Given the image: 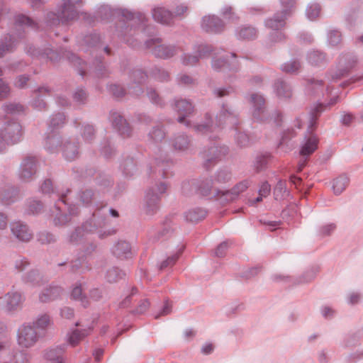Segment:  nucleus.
Here are the masks:
<instances>
[{"instance_id":"5701e85b","label":"nucleus","mask_w":363,"mask_h":363,"mask_svg":"<svg viewBox=\"0 0 363 363\" xmlns=\"http://www.w3.org/2000/svg\"><path fill=\"white\" fill-rule=\"evenodd\" d=\"M173 220L171 218H167L160 230H152L149 233V240L152 242H156L160 240H164L170 237L174 231Z\"/></svg>"},{"instance_id":"4c0bfd02","label":"nucleus","mask_w":363,"mask_h":363,"mask_svg":"<svg viewBox=\"0 0 363 363\" xmlns=\"http://www.w3.org/2000/svg\"><path fill=\"white\" fill-rule=\"evenodd\" d=\"M18 191L13 187L0 189V201L4 205H10L17 201Z\"/></svg>"},{"instance_id":"7ed1b4c3","label":"nucleus","mask_w":363,"mask_h":363,"mask_svg":"<svg viewBox=\"0 0 363 363\" xmlns=\"http://www.w3.org/2000/svg\"><path fill=\"white\" fill-rule=\"evenodd\" d=\"M23 49L24 52L32 57L48 59L53 62L58 61L61 57H65L77 69L79 75L82 77L85 75L86 62L70 51L65 50V52H58L48 47L45 48L43 50H40L30 43H26Z\"/></svg>"},{"instance_id":"e2e57ef3","label":"nucleus","mask_w":363,"mask_h":363,"mask_svg":"<svg viewBox=\"0 0 363 363\" xmlns=\"http://www.w3.org/2000/svg\"><path fill=\"white\" fill-rule=\"evenodd\" d=\"M286 195H288V191L286 181L279 179L274 189V199L276 200H280L284 199Z\"/></svg>"},{"instance_id":"f257e3e1","label":"nucleus","mask_w":363,"mask_h":363,"mask_svg":"<svg viewBox=\"0 0 363 363\" xmlns=\"http://www.w3.org/2000/svg\"><path fill=\"white\" fill-rule=\"evenodd\" d=\"M36 21L24 14L14 16L9 31L0 38V58L16 51L26 35L27 29H37Z\"/></svg>"},{"instance_id":"e433bc0d","label":"nucleus","mask_w":363,"mask_h":363,"mask_svg":"<svg viewBox=\"0 0 363 363\" xmlns=\"http://www.w3.org/2000/svg\"><path fill=\"white\" fill-rule=\"evenodd\" d=\"M1 109L5 118H9V116H15L23 114L25 111L23 105L18 102L5 103L2 105Z\"/></svg>"},{"instance_id":"423d86ee","label":"nucleus","mask_w":363,"mask_h":363,"mask_svg":"<svg viewBox=\"0 0 363 363\" xmlns=\"http://www.w3.org/2000/svg\"><path fill=\"white\" fill-rule=\"evenodd\" d=\"M123 16L125 17L128 20L127 22L123 23L121 26V30H120L118 35L130 43V40L128 38V35H132L136 33V30H145L146 29V18L145 16L142 13H138L136 16L129 11H123Z\"/></svg>"},{"instance_id":"393cba45","label":"nucleus","mask_w":363,"mask_h":363,"mask_svg":"<svg viewBox=\"0 0 363 363\" xmlns=\"http://www.w3.org/2000/svg\"><path fill=\"white\" fill-rule=\"evenodd\" d=\"M12 234L20 241L28 242L33 238V233L27 225L21 222H12L10 225Z\"/></svg>"},{"instance_id":"f8f14e48","label":"nucleus","mask_w":363,"mask_h":363,"mask_svg":"<svg viewBox=\"0 0 363 363\" xmlns=\"http://www.w3.org/2000/svg\"><path fill=\"white\" fill-rule=\"evenodd\" d=\"M228 147L221 145L219 143H215L213 145L208 147L201 152V157L204 161L206 168H209L211 165L216 164L228 153Z\"/></svg>"},{"instance_id":"c756f323","label":"nucleus","mask_w":363,"mask_h":363,"mask_svg":"<svg viewBox=\"0 0 363 363\" xmlns=\"http://www.w3.org/2000/svg\"><path fill=\"white\" fill-rule=\"evenodd\" d=\"M63 289L59 286H50L43 289L39 294V301L41 303H48L60 298Z\"/></svg>"},{"instance_id":"ea45409f","label":"nucleus","mask_w":363,"mask_h":363,"mask_svg":"<svg viewBox=\"0 0 363 363\" xmlns=\"http://www.w3.org/2000/svg\"><path fill=\"white\" fill-rule=\"evenodd\" d=\"M171 166V162L169 160H160L158 158L155 159L153 162V168L150 167V171L155 174L157 177L164 178L167 176L168 170Z\"/></svg>"},{"instance_id":"1a4fd4ad","label":"nucleus","mask_w":363,"mask_h":363,"mask_svg":"<svg viewBox=\"0 0 363 363\" xmlns=\"http://www.w3.org/2000/svg\"><path fill=\"white\" fill-rule=\"evenodd\" d=\"M21 137V125L18 121L12 120L5 123L0 135V152L4 147V143L15 144Z\"/></svg>"},{"instance_id":"864d4df0","label":"nucleus","mask_w":363,"mask_h":363,"mask_svg":"<svg viewBox=\"0 0 363 363\" xmlns=\"http://www.w3.org/2000/svg\"><path fill=\"white\" fill-rule=\"evenodd\" d=\"M52 132L46 138L45 147L50 152H55L61 143V138L54 131Z\"/></svg>"},{"instance_id":"774afa93","label":"nucleus","mask_w":363,"mask_h":363,"mask_svg":"<svg viewBox=\"0 0 363 363\" xmlns=\"http://www.w3.org/2000/svg\"><path fill=\"white\" fill-rule=\"evenodd\" d=\"M220 15L227 21L232 23H235L238 21L239 17L234 12L232 6L225 5L220 10Z\"/></svg>"},{"instance_id":"f03ea898","label":"nucleus","mask_w":363,"mask_h":363,"mask_svg":"<svg viewBox=\"0 0 363 363\" xmlns=\"http://www.w3.org/2000/svg\"><path fill=\"white\" fill-rule=\"evenodd\" d=\"M101 209H96L90 219L87 220L81 226L74 228L66 238V242L71 245H77L86 235L97 233L99 238L102 239L112 234L111 231L101 230L106 223V213H101Z\"/></svg>"},{"instance_id":"c03bdc74","label":"nucleus","mask_w":363,"mask_h":363,"mask_svg":"<svg viewBox=\"0 0 363 363\" xmlns=\"http://www.w3.org/2000/svg\"><path fill=\"white\" fill-rule=\"evenodd\" d=\"M166 136V132L164 125L158 124L152 127L149 131L147 137L149 141L157 143L162 141Z\"/></svg>"},{"instance_id":"f704fd0d","label":"nucleus","mask_w":363,"mask_h":363,"mask_svg":"<svg viewBox=\"0 0 363 363\" xmlns=\"http://www.w3.org/2000/svg\"><path fill=\"white\" fill-rule=\"evenodd\" d=\"M152 16L155 21L169 25L174 19L173 13L164 8H155L152 11Z\"/></svg>"},{"instance_id":"cd10ccee","label":"nucleus","mask_w":363,"mask_h":363,"mask_svg":"<svg viewBox=\"0 0 363 363\" xmlns=\"http://www.w3.org/2000/svg\"><path fill=\"white\" fill-rule=\"evenodd\" d=\"M79 143L76 139L69 138L64 142L62 154L65 160L72 161L79 155Z\"/></svg>"},{"instance_id":"bb28decb","label":"nucleus","mask_w":363,"mask_h":363,"mask_svg":"<svg viewBox=\"0 0 363 363\" xmlns=\"http://www.w3.org/2000/svg\"><path fill=\"white\" fill-rule=\"evenodd\" d=\"M111 252L113 256L119 259H126L132 257L130 245L124 240H120L114 244L111 248Z\"/></svg>"},{"instance_id":"20e7f679","label":"nucleus","mask_w":363,"mask_h":363,"mask_svg":"<svg viewBox=\"0 0 363 363\" xmlns=\"http://www.w3.org/2000/svg\"><path fill=\"white\" fill-rule=\"evenodd\" d=\"M70 191L67 190L66 193H57V201L55 202L51 211V216L53 217V223L55 226H65L71 221V216H77L79 208L76 205H69L67 200V194Z\"/></svg>"},{"instance_id":"4468645a","label":"nucleus","mask_w":363,"mask_h":363,"mask_svg":"<svg viewBox=\"0 0 363 363\" xmlns=\"http://www.w3.org/2000/svg\"><path fill=\"white\" fill-rule=\"evenodd\" d=\"M174 109L179 115L177 121L184 124L186 127L190 126V121L186 118L191 116L194 112V106L191 100L186 99H175Z\"/></svg>"},{"instance_id":"a19ab883","label":"nucleus","mask_w":363,"mask_h":363,"mask_svg":"<svg viewBox=\"0 0 363 363\" xmlns=\"http://www.w3.org/2000/svg\"><path fill=\"white\" fill-rule=\"evenodd\" d=\"M207 211L202 208H193L185 212L184 218L187 222L197 223L206 218Z\"/></svg>"},{"instance_id":"de8ad7c7","label":"nucleus","mask_w":363,"mask_h":363,"mask_svg":"<svg viewBox=\"0 0 363 363\" xmlns=\"http://www.w3.org/2000/svg\"><path fill=\"white\" fill-rule=\"evenodd\" d=\"M50 92V89L48 87H40L38 90L35 91V96L33 100L32 104L35 108L38 110H43L46 108V103L43 99L42 94H49Z\"/></svg>"},{"instance_id":"6e6552de","label":"nucleus","mask_w":363,"mask_h":363,"mask_svg":"<svg viewBox=\"0 0 363 363\" xmlns=\"http://www.w3.org/2000/svg\"><path fill=\"white\" fill-rule=\"evenodd\" d=\"M167 189L165 182H160L150 187L145 198V208L147 214L153 215L160 208V196L164 194Z\"/></svg>"},{"instance_id":"bf43d9fd","label":"nucleus","mask_w":363,"mask_h":363,"mask_svg":"<svg viewBox=\"0 0 363 363\" xmlns=\"http://www.w3.org/2000/svg\"><path fill=\"white\" fill-rule=\"evenodd\" d=\"M150 74L157 81L167 82L170 80V74L163 68L155 67L152 69Z\"/></svg>"},{"instance_id":"09e8293b","label":"nucleus","mask_w":363,"mask_h":363,"mask_svg":"<svg viewBox=\"0 0 363 363\" xmlns=\"http://www.w3.org/2000/svg\"><path fill=\"white\" fill-rule=\"evenodd\" d=\"M197 194L206 196L211 194L213 188V180L211 179H197Z\"/></svg>"},{"instance_id":"6ab92c4d","label":"nucleus","mask_w":363,"mask_h":363,"mask_svg":"<svg viewBox=\"0 0 363 363\" xmlns=\"http://www.w3.org/2000/svg\"><path fill=\"white\" fill-rule=\"evenodd\" d=\"M339 101V96L333 97L327 104H319L311 108L309 113L308 132L312 133L316 128L317 120L320 114L328 108L335 105Z\"/></svg>"},{"instance_id":"8fccbe9b","label":"nucleus","mask_w":363,"mask_h":363,"mask_svg":"<svg viewBox=\"0 0 363 363\" xmlns=\"http://www.w3.org/2000/svg\"><path fill=\"white\" fill-rule=\"evenodd\" d=\"M23 280L25 283L29 284L33 286H40L42 278L40 272L37 269H32L23 276Z\"/></svg>"},{"instance_id":"a878e982","label":"nucleus","mask_w":363,"mask_h":363,"mask_svg":"<svg viewBox=\"0 0 363 363\" xmlns=\"http://www.w3.org/2000/svg\"><path fill=\"white\" fill-rule=\"evenodd\" d=\"M211 65L216 72L235 73L239 69L238 64L235 60L229 62L227 58L224 57H213Z\"/></svg>"},{"instance_id":"ddd939ff","label":"nucleus","mask_w":363,"mask_h":363,"mask_svg":"<svg viewBox=\"0 0 363 363\" xmlns=\"http://www.w3.org/2000/svg\"><path fill=\"white\" fill-rule=\"evenodd\" d=\"M2 300V309L8 314H13L20 309L25 301L23 294L17 291H11L0 297Z\"/></svg>"},{"instance_id":"58836bf2","label":"nucleus","mask_w":363,"mask_h":363,"mask_svg":"<svg viewBox=\"0 0 363 363\" xmlns=\"http://www.w3.org/2000/svg\"><path fill=\"white\" fill-rule=\"evenodd\" d=\"M90 69L94 77L97 78H106L108 77L110 74L108 69L105 65L101 57H96L93 61Z\"/></svg>"},{"instance_id":"2eb2a0df","label":"nucleus","mask_w":363,"mask_h":363,"mask_svg":"<svg viewBox=\"0 0 363 363\" xmlns=\"http://www.w3.org/2000/svg\"><path fill=\"white\" fill-rule=\"evenodd\" d=\"M38 160L35 157L28 155L21 162L18 169L19 179L25 182L32 180L37 172Z\"/></svg>"},{"instance_id":"052dcab7","label":"nucleus","mask_w":363,"mask_h":363,"mask_svg":"<svg viewBox=\"0 0 363 363\" xmlns=\"http://www.w3.org/2000/svg\"><path fill=\"white\" fill-rule=\"evenodd\" d=\"M213 51L212 45L208 44H200L194 47V52L199 60L208 57Z\"/></svg>"},{"instance_id":"5fc2aeb1","label":"nucleus","mask_w":363,"mask_h":363,"mask_svg":"<svg viewBox=\"0 0 363 363\" xmlns=\"http://www.w3.org/2000/svg\"><path fill=\"white\" fill-rule=\"evenodd\" d=\"M30 354L23 350H13L9 360L11 363H30Z\"/></svg>"},{"instance_id":"49530a36","label":"nucleus","mask_w":363,"mask_h":363,"mask_svg":"<svg viewBox=\"0 0 363 363\" xmlns=\"http://www.w3.org/2000/svg\"><path fill=\"white\" fill-rule=\"evenodd\" d=\"M216 126L213 123L212 117L208 114H206V121L202 123L194 125V130L200 134L206 135L214 131Z\"/></svg>"},{"instance_id":"9d476101","label":"nucleus","mask_w":363,"mask_h":363,"mask_svg":"<svg viewBox=\"0 0 363 363\" xmlns=\"http://www.w3.org/2000/svg\"><path fill=\"white\" fill-rule=\"evenodd\" d=\"M16 339L21 347L30 348L37 343L39 335L31 323H24L18 328Z\"/></svg>"},{"instance_id":"4be33fe9","label":"nucleus","mask_w":363,"mask_h":363,"mask_svg":"<svg viewBox=\"0 0 363 363\" xmlns=\"http://www.w3.org/2000/svg\"><path fill=\"white\" fill-rule=\"evenodd\" d=\"M201 28L208 33H218L225 29V23L218 16L208 15L203 17Z\"/></svg>"},{"instance_id":"37998d69","label":"nucleus","mask_w":363,"mask_h":363,"mask_svg":"<svg viewBox=\"0 0 363 363\" xmlns=\"http://www.w3.org/2000/svg\"><path fill=\"white\" fill-rule=\"evenodd\" d=\"M91 327H88L82 330H74L68 337L69 345L72 347L77 346L82 339L91 333Z\"/></svg>"},{"instance_id":"603ef678","label":"nucleus","mask_w":363,"mask_h":363,"mask_svg":"<svg viewBox=\"0 0 363 363\" xmlns=\"http://www.w3.org/2000/svg\"><path fill=\"white\" fill-rule=\"evenodd\" d=\"M349 184V178L345 174H342L333 180V189L334 194L339 195L346 189Z\"/></svg>"},{"instance_id":"2f4dec72","label":"nucleus","mask_w":363,"mask_h":363,"mask_svg":"<svg viewBox=\"0 0 363 363\" xmlns=\"http://www.w3.org/2000/svg\"><path fill=\"white\" fill-rule=\"evenodd\" d=\"M318 139L316 135L311 134L308 138H305V141L301 145L300 155L308 157L318 148Z\"/></svg>"},{"instance_id":"0e129e2a","label":"nucleus","mask_w":363,"mask_h":363,"mask_svg":"<svg viewBox=\"0 0 363 363\" xmlns=\"http://www.w3.org/2000/svg\"><path fill=\"white\" fill-rule=\"evenodd\" d=\"M301 62L298 60H289L281 66V69L286 73H297L301 69Z\"/></svg>"},{"instance_id":"4d7b16f0","label":"nucleus","mask_w":363,"mask_h":363,"mask_svg":"<svg viewBox=\"0 0 363 363\" xmlns=\"http://www.w3.org/2000/svg\"><path fill=\"white\" fill-rule=\"evenodd\" d=\"M65 116L62 113L52 115L48 123V129L50 131H54L55 129L61 128L65 123Z\"/></svg>"},{"instance_id":"13d9d810","label":"nucleus","mask_w":363,"mask_h":363,"mask_svg":"<svg viewBox=\"0 0 363 363\" xmlns=\"http://www.w3.org/2000/svg\"><path fill=\"white\" fill-rule=\"evenodd\" d=\"M271 155L269 153L258 155L254 161V167L259 172L267 168Z\"/></svg>"},{"instance_id":"dca6fc26","label":"nucleus","mask_w":363,"mask_h":363,"mask_svg":"<svg viewBox=\"0 0 363 363\" xmlns=\"http://www.w3.org/2000/svg\"><path fill=\"white\" fill-rule=\"evenodd\" d=\"M250 184L249 180H243L238 183L230 190H216L214 196L221 203L230 202L235 200L240 194L245 191Z\"/></svg>"},{"instance_id":"f3484780","label":"nucleus","mask_w":363,"mask_h":363,"mask_svg":"<svg viewBox=\"0 0 363 363\" xmlns=\"http://www.w3.org/2000/svg\"><path fill=\"white\" fill-rule=\"evenodd\" d=\"M216 126L220 127L224 124H229L235 126L238 130V113L232 107L227 104H223L220 111L216 115Z\"/></svg>"},{"instance_id":"a211bd4d","label":"nucleus","mask_w":363,"mask_h":363,"mask_svg":"<svg viewBox=\"0 0 363 363\" xmlns=\"http://www.w3.org/2000/svg\"><path fill=\"white\" fill-rule=\"evenodd\" d=\"M109 120L118 133L123 138H129L132 135V128L126 119L118 111H111L109 113Z\"/></svg>"},{"instance_id":"338daca9","label":"nucleus","mask_w":363,"mask_h":363,"mask_svg":"<svg viewBox=\"0 0 363 363\" xmlns=\"http://www.w3.org/2000/svg\"><path fill=\"white\" fill-rule=\"evenodd\" d=\"M196 184L197 179L184 182L182 185V193L186 196H191L194 194H197Z\"/></svg>"},{"instance_id":"39448f33","label":"nucleus","mask_w":363,"mask_h":363,"mask_svg":"<svg viewBox=\"0 0 363 363\" xmlns=\"http://www.w3.org/2000/svg\"><path fill=\"white\" fill-rule=\"evenodd\" d=\"M250 103L252 104V114L255 121L261 123L273 121L277 126L281 125V112L274 111L269 113L266 109L265 99L262 95L258 94H250Z\"/></svg>"},{"instance_id":"aec40b11","label":"nucleus","mask_w":363,"mask_h":363,"mask_svg":"<svg viewBox=\"0 0 363 363\" xmlns=\"http://www.w3.org/2000/svg\"><path fill=\"white\" fill-rule=\"evenodd\" d=\"M66 350L65 344L50 347L43 350V357L48 363H65Z\"/></svg>"},{"instance_id":"6e6d98bb","label":"nucleus","mask_w":363,"mask_h":363,"mask_svg":"<svg viewBox=\"0 0 363 363\" xmlns=\"http://www.w3.org/2000/svg\"><path fill=\"white\" fill-rule=\"evenodd\" d=\"M81 135L85 143H91L95 138L96 130L91 124H84L81 129Z\"/></svg>"},{"instance_id":"69168bd1","label":"nucleus","mask_w":363,"mask_h":363,"mask_svg":"<svg viewBox=\"0 0 363 363\" xmlns=\"http://www.w3.org/2000/svg\"><path fill=\"white\" fill-rule=\"evenodd\" d=\"M323 82L322 80L309 79L307 80L306 88L311 94H316L323 91Z\"/></svg>"},{"instance_id":"473e14b6","label":"nucleus","mask_w":363,"mask_h":363,"mask_svg":"<svg viewBox=\"0 0 363 363\" xmlns=\"http://www.w3.org/2000/svg\"><path fill=\"white\" fill-rule=\"evenodd\" d=\"M62 1H64L62 18L66 19H77L79 16L77 5L80 4L82 0H62Z\"/></svg>"},{"instance_id":"7c9ffc66","label":"nucleus","mask_w":363,"mask_h":363,"mask_svg":"<svg viewBox=\"0 0 363 363\" xmlns=\"http://www.w3.org/2000/svg\"><path fill=\"white\" fill-rule=\"evenodd\" d=\"M257 29L250 25H243L236 28L235 36L239 40H252L257 38Z\"/></svg>"},{"instance_id":"3c124183","label":"nucleus","mask_w":363,"mask_h":363,"mask_svg":"<svg viewBox=\"0 0 363 363\" xmlns=\"http://www.w3.org/2000/svg\"><path fill=\"white\" fill-rule=\"evenodd\" d=\"M125 276V273L121 269L112 267L109 268L106 273V279L109 283H116L119 280L123 279Z\"/></svg>"},{"instance_id":"680f3d73","label":"nucleus","mask_w":363,"mask_h":363,"mask_svg":"<svg viewBox=\"0 0 363 363\" xmlns=\"http://www.w3.org/2000/svg\"><path fill=\"white\" fill-rule=\"evenodd\" d=\"M51 323V319L48 314H41L39 315L36 319L31 323L32 325H34V328L36 329L45 330L46 329Z\"/></svg>"},{"instance_id":"72a5a7b5","label":"nucleus","mask_w":363,"mask_h":363,"mask_svg":"<svg viewBox=\"0 0 363 363\" xmlns=\"http://www.w3.org/2000/svg\"><path fill=\"white\" fill-rule=\"evenodd\" d=\"M274 89L279 98L289 99L292 96V89L291 85L282 79H278L274 84Z\"/></svg>"},{"instance_id":"c9c22d12","label":"nucleus","mask_w":363,"mask_h":363,"mask_svg":"<svg viewBox=\"0 0 363 363\" xmlns=\"http://www.w3.org/2000/svg\"><path fill=\"white\" fill-rule=\"evenodd\" d=\"M307 61L313 66L321 67L328 63V59L325 52L314 50L308 52Z\"/></svg>"},{"instance_id":"b1692460","label":"nucleus","mask_w":363,"mask_h":363,"mask_svg":"<svg viewBox=\"0 0 363 363\" xmlns=\"http://www.w3.org/2000/svg\"><path fill=\"white\" fill-rule=\"evenodd\" d=\"M170 145L174 150L179 152H189L192 146L191 138L185 133L174 135L170 139Z\"/></svg>"},{"instance_id":"9b49d317","label":"nucleus","mask_w":363,"mask_h":363,"mask_svg":"<svg viewBox=\"0 0 363 363\" xmlns=\"http://www.w3.org/2000/svg\"><path fill=\"white\" fill-rule=\"evenodd\" d=\"M145 45V48L150 50L152 54L157 58L169 59L174 56L178 52L176 46L162 44L161 38L147 40Z\"/></svg>"},{"instance_id":"a18cd8bd","label":"nucleus","mask_w":363,"mask_h":363,"mask_svg":"<svg viewBox=\"0 0 363 363\" xmlns=\"http://www.w3.org/2000/svg\"><path fill=\"white\" fill-rule=\"evenodd\" d=\"M120 168L125 177H130L137 172V164L133 158L127 157L121 162Z\"/></svg>"},{"instance_id":"79ce46f5","label":"nucleus","mask_w":363,"mask_h":363,"mask_svg":"<svg viewBox=\"0 0 363 363\" xmlns=\"http://www.w3.org/2000/svg\"><path fill=\"white\" fill-rule=\"evenodd\" d=\"M64 10V1L59 9L57 13L54 12H48L46 15V21L49 26H53L59 23L61 21L62 23H67L70 21H74L75 19H66L62 18V11Z\"/></svg>"},{"instance_id":"412c9836","label":"nucleus","mask_w":363,"mask_h":363,"mask_svg":"<svg viewBox=\"0 0 363 363\" xmlns=\"http://www.w3.org/2000/svg\"><path fill=\"white\" fill-rule=\"evenodd\" d=\"M130 79L133 82L132 84H128L130 94L134 96H140L143 93L142 87L140 86L145 82L147 75L140 69H134L130 73Z\"/></svg>"},{"instance_id":"c85d7f7f","label":"nucleus","mask_w":363,"mask_h":363,"mask_svg":"<svg viewBox=\"0 0 363 363\" xmlns=\"http://www.w3.org/2000/svg\"><path fill=\"white\" fill-rule=\"evenodd\" d=\"M100 41L101 37L99 34L93 33L79 39L78 43L84 51H88L89 49H91V52H94L98 48Z\"/></svg>"},{"instance_id":"0eeeda50","label":"nucleus","mask_w":363,"mask_h":363,"mask_svg":"<svg viewBox=\"0 0 363 363\" xmlns=\"http://www.w3.org/2000/svg\"><path fill=\"white\" fill-rule=\"evenodd\" d=\"M281 11L264 21V25L272 30H279L286 26V21L295 6V0H280Z\"/></svg>"}]
</instances>
